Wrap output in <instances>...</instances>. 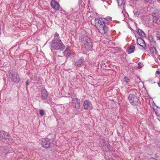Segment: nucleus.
Masks as SVG:
<instances>
[{"instance_id":"obj_24","label":"nucleus","mask_w":160,"mask_h":160,"mask_svg":"<svg viewBox=\"0 0 160 160\" xmlns=\"http://www.w3.org/2000/svg\"><path fill=\"white\" fill-rule=\"evenodd\" d=\"M105 149L106 152H108V151H109L110 149V147L109 144H107V149H106V148Z\"/></svg>"},{"instance_id":"obj_38","label":"nucleus","mask_w":160,"mask_h":160,"mask_svg":"<svg viewBox=\"0 0 160 160\" xmlns=\"http://www.w3.org/2000/svg\"><path fill=\"white\" fill-rule=\"evenodd\" d=\"M160 1V0H159Z\"/></svg>"},{"instance_id":"obj_25","label":"nucleus","mask_w":160,"mask_h":160,"mask_svg":"<svg viewBox=\"0 0 160 160\" xmlns=\"http://www.w3.org/2000/svg\"><path fill=\"white\" fill-rule=\"evenodd\" d=\"M39 113L41 116H43L44 114V112L43 110H40L39 111Z\"/></svg>"},{"instance_id":"obj_31","label":"nucleus","mask_w":160,"mask_h":160,"mask_svg":"<svg viewBox=\"0 0 160 160\" xmlns=\"http://www.w3.org/2000/svg\"><path fill=\"white\" fill-rule=\"evenodd\" d=\"M156 73L157 74H160V71H158V70L156 72Z\"/></svg>"},{"instance_id":"obj_29","label":"nucleus","mask_w":160,"mask_h":160,"mask_svg":"<svg viewBox=\"0 0 160 160\" xmlns=\"http://www.w3.org/2000/svg\"><path fill=\"white\" fill-rule=\"evenodd\" d=\"M26 86H28L29 85V82L28 80H27L25 82Z\"/></svg>"},{"instance_id":"obj_2","label":"nucleus","mask_w":160,"mask_h":160,"mask_svg":"<svg viewBox=\"0 0 160 160\" xmlns=\"http://www.w3.org/2000/svg\"><path fill=\"white\" fill-rule=\"evenodd\" d=\"M95 23L96 28L101 34H104L108 32V27L106 25L105 18H96Z\"/></svg>"},{"instance_id":"obj_11","label":"nucleus","mask_w":160,"mask_h":160,"mask_svg":"<svg viewBox=\"0 0 160 160\" xmlns=\"http://www.w3.org/2000/svg\"><path fill=\"white\" fill-rule=\"evenodd\" d=\"M91 105V103L90 101L88 100H85L83 102V106L84 109L87 110Z\"/></svg>"},{"instance_id":"obj_34","label":"nucleus","mask_w":160,"mask_h":160,"mask_svg":"<svg viewBox=\"0 0 160 160\" xmlns=\"http://www.w3.org/2000/svg\"><path fill=\"white\" fill-rule=\"evenodd\" d=\"M158 85H160V82H158Z\"/></svg>"},{"instance_id":"obj_5","label":"nucleus","mask_w":160,"mask_h":160,"mask_svg":"<svg viewBox=\"0 0 160 160\" xmlns=\"http://www.w3.org/2000/svg\"><path fill=\"white\" fill-rule=\"evenodd\" d=\"M128 98L132 105L135 106H137L138 105L139 99L137 96L133 94H131L129 95Z\"/></svg>"},{"instance_id":"obj_18","label":"nucleus","mask_w":160,"mask_h":160,"mask_svg":"<svg viewBox=\"0 0 160 160\" xmlns=\"http://www.w3.org/2000/svg\"><path fill=\"white\" fill-rule=\"evenodd\" d=\"M142 39L141 38H138L137 40V45L141 46L142 45Z\"/></svg>"},{"instance_id":"obj_32","label":"nucleus","mask_w":160,"mask_h":160,"mask_svg":"<svg viewBox=\"0 0 160 160\" xmlns=\"http://www.w3.org/2000/svg\"><path fill=\"white\" fill-rule=\"evenodd\" d=\"M107 38L108 39H109L110 38L108 36H107V38Z\"/></svg>"},{"instance_id":"obj_23","label":"nucleus","mask_w":160,"mask_h":160,"mask_svg":"<svg viewBox=\"0 0 160 160\" xmlns=\"http://www.w3.org/2000/svg\"><path fill=\"white\" fill-rule=\"evenodd\" d=\"M105 20H106L107 21H110L112 20V17L110 16H108L105 18Z\"/></svg>"},{"instance_id":"obj_9","label":"nucleus","mask_w":160,"mask_h":160,"mask_svg":"<svg viewBox=\"0 0 160 160\" xmlns=\"http://www.w3.org/2000/svg\"><path fill=\"white\" fill-rule=\"evenodd\" d=\"M51 5L52 7L56 10H58L60 7L58 2L55 0H52L51 1Z\"/></svg>"},{"instance_id":"obj_7","label":"nucleus","mask_w":160,"mask_h":160,"mask_svg":"<svg viewBox=\"0 0 160 160\" xmlns=\"http://www.w3.org/2000/svg\"><path fill=\"white\" fill-rule=\"evenodd\" d=\"M41 144L42 146L45 148H49L51 145L50 139L47 138L43 139L41 142Z\"/></svg>"},{"instance_id":"obj_6","label":"nucleus","mask_w":160,"mask_h":160,"mask_svg":"<svg viewBox=\"0 0 160 160\" xmlns=\"http://www.w3.org/2000/svg\"><path fill=\"white\" fill-rule=\"evenodd\" d=\"M0 140L6 142H10L11 138L10 137L9 134L4 131L0 132Z\"/></svg>"},{"instance_id":"obj_35","label":"nucleus","mask_w":160,"mask_h":160,"mask_svg":"<svg viewBox=\"0 0 160 160\" xmlns=\"http://www.w3.org/2000/svg\"><path fill=\"white\" fill-rule=\"evenodd\" d=\"M1 28H0V34H1Z\"/></svg>"},{"instance_id":"obj_12","label":"nucleus","mask_w":160,"mask_h":160,"mask_svg":"<svg viewBox=\"0 0 160 160\" xmlns=\"http://www.w3.org/2000/svg\"><path fill=\"white\" fill-rule=\"evenodd\" d=\"M150 54L152 56H155L157 54L158 51L156 50L155 47H151L150 48Z\"/></svg>"},{"instance_id":"obj_30","label":"nucleus","mask_w":160,"mask_h":160,"mask_svg":"<svg viewBox=\"0 0 160 160\" xmlns=\"http://www.w3.org/2000/svg\"><path fill=\"white\" fill-rule=\"evenodd\" d=\"M146 2H151L152 0H144Z\"/></svg>"},{"instance_id":"obj_27","label":"nucleus","mask_w":160,"mask_h":160,"mask_svg":"<svg viewBox=\"0 0 160 160\" xmlns=\"http://www.w3.org/2000/svg\"><path fill=\"white\" fill-rule=\"evenodd\" d=\"M157 16V17L159 16V14L158 13L153 12L152 15V17H154V16Z\"/></svg>"},{"instance_id":"obj_4","label":"nucleus","mask_w":160,"mask_h":160,"mask_svg":"<svg viewBox=\"0 0 160 160\" xmlns=\"http://www.w3.org/2000/svg\"><path fill=\"white\" fill-rule=\"evenodd\" d=\"M9 76L11 81L13 83H18L21 80V78L20 75L17 71L12 70L10 72Z\"/></svg>"},{"instance_id":"obj_37","label":"nucleus","mask_w":160,"mask_h":160,"mask_svg":"<svg viewBox=\"0 0 160 160\" xmlns=\"http://www.w3.org/2000/svg\"><path fill=\"white\" fill-rule=\"evenodd\" d=\"M158 86L160 87V85H158Z\"/></svg>"},{"instance_id":"obj_26","label":"nucleus","mask_w":160,"mask_h":160,"mask_svg":"<svg viewBox=\"0 0 160 160\" xmlns=\"http://www.w3.org/2000/svg\"><path fill=\"white\" fill-rule=\"evenodd\" d=\"M142 63L140 62H139L138 63V68H142Z\"/></svg>"},{"instance_id":"obj_13","label":"nucleus","mask_w":160,"mask_h":160,"mask_svg":"<svg viewBox=\"0 0 160 160\" xmlns=\"http://www.w3.org/2000/svg\"><path fill=\"white\" fill-rule=\"evenodd\" d=\"M63 54L65 56L70 57L71 55L70 48L67 47L64 51Z\"/></svg>"},{"instance_id":"obj_17","label":"nucleus","mask_w":160,"mask_h":160,"mask_svg":"<svg viewBox=\"0 0 160 160\" xmlns=\"http://www.w3.org/2000/svg\"><path fill=\"white\" fill-rule=\"evenodd\" d=\"M138 35L142 37H145L146 34L144 32L142 31V30L140 29H138L137 32Z\"/></svg>"},{"instance_id":"obj_21","label":"nucleus","mask_w":160,"mask_h":160,"mask_svg":"<svg viewBox=\"0 0 160 160\" xmlns=\"http://www.w3.org/2000/svg\"><path fill=\"white\" fill-rule=\"evenodd\" d=\"M118 6H121L124 3V0H116Z\"/></svg>"},{"instance_id":"obj_20","label":"nucleus","mask_w":160,"mask_h":160,"mask_svg":"<svg viewBox=\"0 0 160 160\" xmlns=\"http://www.w3.org/2000/svg\"><path fill=\"white\" fill-rule=\"evenodd\" d=\"M133 13L134 15L136 17H139V15L141 14V11H134Z\"/></svg>"},{"instance_id":"obj_22","label":"nucleus","mask_w":160,"mask_h":160,"mask_svg":"<svg viewBox=\"0 0 160 160\" xmlns=\"http://www.w3.org/2000/svg\"><path fill=\"white\" fill-rule=\"evenodd\" d=\"M142 43L144 45V46H143L142 45L141 46V47H142V50H146L145 47H146V45L145 44V41L142 39Z\"/></svg>"},{"instance_id":"obj_28","label":"nucleus","mask_w":160,"mask_h":160,"mask_svg":"<svg viewBox=\"0 0 160 160\" xmlns=\"http://www.w3.org/2000/svg\"><path fill=\"white\" fill-rule=\"evenodd\" d=\"M156 37L158 40H160V34L157 33L156 34Z\"/></svg>"},{"instance_id":"obj_19","label":"nucleus","mask_w":160,"mask_h":160,"mask_svg":"<svg viewBox=\"0 0 160 160\" xmlns=\"http://www.w3.org/2000/svg\"><path fill=\"white\" fill-rule=\"evenodd\" d=\"M154 16V17H152L153 21V22H154L156 23H157L158 24H160V22L159 23L158 22L159 17H157V16Z\"/></svg>"},{"instance_id":"obj_3","label":"nucleus","mask_w":160,"mask_h":160,"mask_svg":"<svg viewBox=\"0 0 160 160\" xmlns=\"http://www.w3.org/2000/svg\"><path fill=\"white\" fill-rule=\"evenodd\" d=\"M81 42L82 47L87 50H90L92 48V44L90 38L84 36L82 38Z\"/></svg>"},{"instance_id":"obj_10","label":"nucleus","mask_w":160,"mask_h":160,"mask_svg":"<svg viewBox=\"0 0 160 160\" xmlns=\"http://www.w3.org/2000/svg\"><path fill=\"white\" fill-rule=\"evenodd\" d=\"M41 97L43 99H46L47 98L48 94L47 90L45 88L42 87L41 89Z\"/></svg>"},{"instance_id":"obj_15","label":"nucleus","mask_w":160,"mask_h":160,"mask_svg":"<svg viewBox=\"0 0 160 160\" xmlns=\"http://www.w3.org/2000/svg\"><path fill=\"white\" fill-rule=\"evenodd\" d=\"M135 47L133 46H130L128 49V53H131L133 52L135 50Z\"/></svg>"},{"instance_id":"obj_36","label":"nucleus","mask_w":160,"mask_h":160,"mask_svg":"<svg viewBox=\"0 0 160 160\" xmlns=\"http://www.w3.org/2000/svg\"><path fill=\"white\" fill-rule=\"evenodd\" d=\"M102 1H105L106 0H101Z\"/></svg>"},{"instance_id":"obj_14","label":"nucleus","mask_w":160,"mask_h":160,"mask_svg":"<svg viewBox=\"0 0 160 160\" xmlns=\"http://www.w3.org/2000/svg\"><path fill=\"white\" fill-rule=\"evenodd\" d=\"M82 62V59L81 58H79L75 61L74 65L77 67H80Z\"/></svg>"},{"instance_id":"obj_8","label":"nucleus","mask_w":160,"mask_h":160,"mask_svg":"<svg viewBox=\"0 0 160 160\" xmlns=\"http://www.w3.org/2000/svg\"><path fill=\"white\" fill-rule=\"evenodd\" d=\"M72 103L75 105L74 107L76 109H79L81 108L80 102L79 101L78 99L77 98H73L72 99Z\"/></svg>"},{"instance_id":"obj_33","label":"nucleus","mask_w":160,"mask_h":160,"mask_svg":"<svg viewBox=\"0 0 160 160\" xmlns=\"http://www.w3.org/2000/svg\"><path fill=\"white\" fill-rule=\"evenodd\" d=\"M103 63H102L100 64V66L101 67H102V66H103Z\"/></svg>"},{"instance_id":"obj_16","label":"nucleus","mask_w":160,"mask_h":160,"mask_svg":"<svg viewBox=\"0 0 160 160\" xmlns=\"http://www.w3.org/2000/svg\"><path fill=\"white\" fill-rule=\"evenodd\" d=\"M123 82L125 84L128 85L130 84V78L127 77H125L123 79Z\"/></svg>"},{"instance_id":"obj_1","label":"nucleus","mask_w":160,"mask_h":160,"mask_svg":"<svg viewBox=\"0 0 160 160\" xmlns=\"http://www.w3.org/2000/svg\"><path fill=\"white\" fill-rule=\"evenodd\" d=\"M50 44L52 52H53V50L62 51L65 48V46L63 43L59 34L57 32L55 34L54 37L51 42Z\"/></svg>"}]
</instances>
